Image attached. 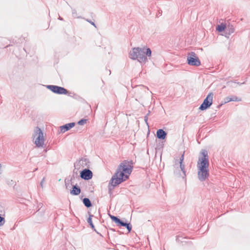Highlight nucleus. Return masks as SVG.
I'll return each instance as SVG.
<instances>
[{
    "label": "nucleus",
    "instance_id": "obj_22",
    "mask_svg": "<svg viewBox=\"0 0 250 250\" xmlns=\"http://www.w3.org/2000/svg\"><path fill=\"white\" fill-rule=\"evenodd\" d=\"M174 167L175 168V169H174V170H177V172L179 174H182V171L180 172V169L179 168V167H176V165H175L174 166Z\"/></svg>",
    "mask_w": 250,
    "mask_h": 250
},
{
    "label": "nucleus",
    "instance_id": "obj_5",
    "mask_svg": "<svg viewBox=\"0 0 250 250\" xmlns=\"http://www.w3.org/2000/svg\"><path fill=\"white\" fill-rule=\"evenodd\" d=\"M188 63L191 66H198L201 65V62L197 55L194 52L188 53L187 56Z\"/></svg>",
    "mask_w": 250,
    "mask_h": 250
},
{
    "label": "nucleus",
    "instance_id": "obj_29",
    "mask_svg": "<svg viewBox=\"0 0 250 250\" xmlns=\"http://www.w3.org/2000/svg\"><path fill=\"white\" fill-rule=\"evenodd\" d=\"M59 19L61 21L63 20V19L62 18H61V17H59Z\"/></svg>",
    "mask_w": 250,
    "mask_h": 250
},
{
    "label": "nucleus",
    "instance_id": "obj_15",
    "mask_svg": "<svg viewBox=\"0 0 250 250\" xmlns=\"http://www.w3.org/2000/svg\"><path fill=\"white\" fill-rule=\"evenodd\" d=\"M241 99L238 98L236 96H231L230 97H227L226 98L225 103H228L231 101H241Z\"/></svg>",
    "mask_w": 250,
    "mask_h": 250
},
{
    "label": "nucleus",
    "instance_id": "obj_12",
    "mask_svg": "<svg viewBox=\"0 0 250 250\" xmlns=\"http://www.w3.org/2000/svg\"><path fill=\"white\" fill-rule=\"evenodd\" d=\"M75 123H70L66 124H65L62 126H61L60 127L61 130L62 132H64L69 130L73 127H74L75 126Z\"/></svg>",
    "mask_w": 250,
    "mask_h": 250
},
{
    "label": "nucleus",
    "instance_id": "obj_16",
    "mask_svg": "<svg viewBox=\"0 0 250 250\" xmlns=\"http://www.w3.org/2000/svg\"><path fill=\"white\" fill-rule=\"evenodd\" d=\"M83 202L84 206L87 208H90L92 206V203L89 199L88 198H83Z\"/></svg>",
    "mask_w": 250,
    "mask_h": 250
},
{
    "label": "nucleus",
    "instance_id": "obj_32",
    "mask_svg": "<svg viewBox=\"0 0 250 250\" xmlns=\"http://www.w3.org/2000/svg\"><path fill=\"white\" fill-rule=\"evenodd\" d=\"M118 232H119V233H120V234H121V233H121V232H120V231H119V230L118 231Z\"/></svg>",
    "mask_w": 250,
    "mask_h": 250
},
{
    "label": "nucleus",
    "instance_id": "obj_26",
    "mask_svg": "<svg viewBox=\"0 0 250 250\" xmlns=\"http://www.w3.org/2000/svg\"><path fill=\"white\" fill-rule=\"evenodd\" d=\"M147 119H148V118H147V116H146L145 117V122H146V123L147 124V125H148V123H147Z\"/></svg>",
    "mask_w": 250,
    "mask_h": 250
},
{
    "label": "nucleus",
    "instance_id": "obj_4",
    "mask_svg": "<svg viewBox=\"0 0 250 250\" xmlns=\"http://www.w3.org/2000/svg\"><path fill=\"white\" fill-rule=\"evenodd\" d=\"M34 143L38 147H42L44 144L43 134L42 130L39 127L35 128L33 134Z\"/></svg>",
    "mask_w": 250,
    "mask_h": 250
},
{
    "label": "nucleus",
    "instance_id": "obj_25",
    "mask_svg": "<svg viewBox=\"0 0 250 250\" xmlns=\"http://www.w3.org/2000/svg\"><path fill=\"white\" fill-rule=\"evenodd\" d=\"M87 21L88 22H89V23H90L92 25H93V26H94L95 27H96V25H95V24L94 23V22L91 21H89V20H87Z\"/></svg>",
    "mask_w": 250,
    "mask_h": 250
},
{
    "label": "nucleus",
    "instance_id": "obj_20",
    "mask_svg": "<svg viewBox=\"0 0 250 250\" xmlns=\"http://www.w3.org/2000/svg\"><path fill=\"white\" fill-rule=\"evenodd\" d=\"M87 121V119H82L78 122V124L80 125H83L86 123Z\"/></svg>",
    "mask_w": 250,
    "mask_h": 250
},
{
    "label": "nucleus",
    "instance_id": "obj_19",
    "mask_svg": "<svg viewBox=\"0 0 250 250\" xmlns=\"http://www.w3.org/2000/svg\"><path fill=\"white\" fill-rule=\"evenodd\" d=\"M226 28V25L223 23L218 25L216 27V30L219 32H222Z\"/></svg>",
    "mask_w": 250,
    "mask_h": 250
},
{
    "label": "nucleus",
    "instance_id": "obj_14",
    "mask_svg": "<svg viewBox=\"0 0 250 250\" xmlns=\"http://www.w3.org/2000/svg\"><path fill=\"white\" fill-rule=\"evenodd\" d=\"M81 193V188L77 185L73 186L72 189L70 191V193L72 195H78Z\"/></svg>",
    "mask_w": 250,
    "mask_h": 250
},
{
    "label": "nucleus",
    "instance_id": "obj_21",
    "mask_svg": "<svg viewBox=\"0 0 250 250\" xmlns=\"http://www.w3.org/2000/svg\"><path fill=\"white\" fill-rule=\"evenodd\" d=\"M71 181V179L70 180H66V179L65 180L64 183H65V185L66 187V188H67L69 186V185L70 184Z\"/></svg>",
    "mask_w": 250,
    "mask_h": 250
},
{
    "label": "nucleus",
    "instance_id": "obj_17",
    "mask_svg": "<svg viewBox=\"0 0 250 250\" xmlns=\"http://www.w3.org/2000/svg\"><path fill=\"white\" fill-rule=\"evenodd\" d=\"M226 28V33L229 35L231 34H232V33L234 32V31H235L234 28L233 27V26L232 25H229Z\"/></svg>",
    "mask_w": 250,
    "mask_h": 250
},
{
    "label": "nucleus",
    "instance_id": "obj_3",
    "mask_svg": "<svg viewBox=\"0 0 250 250\" xmlns=\"http://www.w3.org/2000/svg\"><path fill=\"white\" fill-rule=\"evenodd\" d=\"M151 56V50L149 48L144 47H134L132 48L129 54L130 59L135 60H137L140 62L146 63L147 61V57Z\"/></svg>",
    "mask_w": 250,
    "mask_h": 250
},
{
    "label": "nucleus",
    "instance_id": "obj_18",
    "mask_svg": "<svg viewBox=\"0 0 250 250\" xmlns=\"http://www.w3.org/2000/svg\"><path fill=\"white\" fill-rule=\"evenodd\" d=\"M93 215L89 214V217L87 219V223L89 224V225L90 226L91 228L93 230L96 231V229H95V227H94V225H93V224L92 223V217H93Z\"/></svg>",
    "mask_w": 250,
    "mask_h": 250
},
{
    "label": "nucleus",
    "instance_id": "obj_24",
    "mask_svg": "<svg viewBox=\"0 0 250 250\" xmlns=\"http://www.w3.org/2000/svg\"><path fill=\"white\" fill-rule=\"evenodd\" d=\"M44 180H45V178H43L42 179V181H41V182L40 185H41V186L42 188L43 187V182H44Z\"/></svg>",
    "mask_w": 250,
    "mask_h": 250
},
{
    "label": "nucleus",
    "instance_id": "obj_23",
    "mask_svg": "<svg viewBox=\"0 0 250 250\" xmlns=\"http://www.w3.org/2000/svg\"><path fill=\"white\" fill-rule=\"evenodd\" d=\"M73 17L76 18L77 16V12L75 9H73L72 12Z\"/></svg>",
    "mask_w": 250,
    "mask_h": 250
},
{
    "label": "nucleus",
    "instance_id": "obj_9",
    "mask_svg": "<svg viewBox=\"0 0 250 250\" xmlns=\"http://www.w3.org/2000/svg\"><path fill=\"white\" fill-rule=\"evenodd\" d=\"M184 153L185 152H183V153L182 154L180 158V167L179 168L181 171H182V174H178L177 172V170H174V174L177 176V177H182V178H185L186 176V170L185 168V165L183 164L184 160Z\"/></svg>",
    "mask_w": 250,
    "mask_h": 250
},
{
    "label": "nucleus",
    "instance_id": "obj_28",
    "mask_svg": "<svg viewBox=\"0 0 250 250\" xmlns=\"http://www.w3.org/2000/svg\"><path fill=\"white\" fill-rule=\"evenodd\" d=\"M237 83L238 84H239V85H241V84H244V83H244H244Z\"/></svg>",
    "mask_w": 250,
    "mask_h": 250
},
{
    "label": "nucleus",
    "instance_id": "obj_10",
    "mask_svg": "<svg viewBox=\"0 0 250 250\" xmlns=\"http://www.w3.org/2000/svg\"><path fill=\"white\" fill-rule=\"evenodd\" d=\"M93 173L88 168H85L80 172V177L85 180H88L92 178Z\"/></svg>",
    "mask_w": 250,
    "mask_h": 250
},
{
    "label": "nucleus",
    "instance_id": "obj_6",
    "mask_svg": "<svg viewBox=\"0 0 250 250\" xmlns=\"http://www.w3.org/2000/svg\"><path fill=\"white\" fill-rule=\"evenodd\" d=\"M213 97V93H209L204 99L203 103L200 105L199 109L201 110H204L209 108L212 104Z\"/></svg>",
    "mask_w": 250,
    "mask_h": 250
},
{
    "label": "nucleus",
    "instance_id": "obj_11",
    "mask_svg": "<svg viewBox=\"0 0 250 250\" xmlns=\"http://www.w3.org/2000/svg\"><path fill=\"white\" fill-rule=\"evenodd\" d=\"M78 165L82 167L83 168L86 167V168H88L89 166V161L87 158H82L79 161Z\"/></svg>",
    "mask_w": 250,
    "mask_h": 250
},
{
    "label": "nucleus",
    "instance_id": "obj_7",
    "mask_svg": "<svg viewBox=\"0 0 250 250\" xmlns=\"http://www.w3.org/2000/svg\"><path fill=\"white\" fill-rule=\"evenodd\" d=\"M110 218L111 220L114 221L118 226L119 227H125L128 232H129L131 230L132 226L129 223L124 222L122 221L121 219L118 218L117 217L115 216L114 215H109Z\"/></svg>",
    "mask_w": 250,
    "mask_h": 250
},
{
    "label": "nucleus",
    "instance_id": "obj_31",
    "mask_svg": "<svg viewBox=\"0 0 250 250\" xmlns=\"http://www.w3.org/2000/svg\"><path fill=\"white\" fill-rule=\"evenodd\" d=\"M1 167V165L0 164V168ZM1 174V172H0V174Z\"/></svg>",
    "mask_w": 250,
    "mask_h": 250
},
{
    "label": "nucleus",
    "instance_id": "obj_27",
    "mask_svg": "<svg viewBox=\"0 0 250 250\" xmlns=\"http://www.w3.org/2000/svg\"><path fill=\"white\" fill-rule=\"evenodd\" d=\"M176 241H177V242L181 241V240H180V239H179V236H177Z\"/></svg>",
    "mask_w": 250,
    "mask_h": 250
},
{
    "label": "nucleus",
    "instance_id": "obj_13",
    "mask_svg": "<svg viewBox=\"0 0 250 250\" xmlns=\"http://www.w3.org/2000/svg\"><path fill=\"white\" fill-rule=\"evenodd\" d=\"M167 133L162 129H159L157 131V137L159 139H165L167 136Z\"/></svg>",
    "mask_w": 250,
    "mask_h": 250
},
{
    "label": "nucleus",
    "instance_id": "obj_2",
    "mask_svg": "<svg viewBox=\"0 0 250 250\" xmlns=\"http://www.w3.org/2000/svg\"><path fill=\"white\" fill-rule=\"evenodd\" d=\"M202 156L199 157L197 162L198 177L201 181H205L209 176V160L207 150H202L200 152Z\"/></svg>",
    "mask_w": 250,
    "mask_h": 250
},
{
    "label": "nucleus",
    "instance_id": "obj_1",
    "mask_svg": "<svg viewBox=\"0 0 250 250\" xmlns=\"http://www.w3.org/2000/svg\"><path fill=\"white\" fill-rule=\"evenodd\" d=\"M133 163L132 161L128 162L124 161L121 163L118 167L116 172L112 176L109 183V192L111 193L112 189L109 186L110 185L113 187V188L125 181L129 177L133 169Z\"/></svg>",
    "mask_w": 250,
    "mask_h": 250
},
{
    "label": "nucleus",
    "instance_id": "obj_8",
    "mask_svg": "<svg viewBox=\"0 0 250 250\" xmlns=\"http://www.w3.org/2000/svg\"><path fill=\"white\" fill-rule=\"evenodd\" d=\"M47 88L50 90L52 92L57 94H67L68 91L64 87L54 85H48Z\"/></svg>",
    "mask_w": 250,
    "mask_h": 250
},
{
    "label": "nucleus",
    "instance_id": "obj_30",
    "mask_svg": "<svg viewBox=\"0 0 250 250\" xmlns=\"http://www.w3.org/2000/svg\"><path fill=\"white\" fill-rule=\"evenodd\" d=\"M108 72H109V74L110 75V74H111V71H110V70H108Z\"/></svg>",
    "mask_w": 250,
    "mask_h": 250
}]
</instances>
